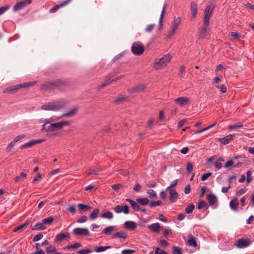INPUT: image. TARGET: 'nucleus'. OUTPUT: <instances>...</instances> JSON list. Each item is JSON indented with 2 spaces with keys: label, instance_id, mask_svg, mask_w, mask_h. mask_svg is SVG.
<instances>
[{
  "label": "nucleus",
  "instance_id": "c9c22d12",
  "mask_svg": "<svg viewBox=\"0 0 254 254\" xmlns=\"http://www.w3.org/2000/svg\"><path fill=\"white\" fill-rule=\"evenodd\" d=\"M188 243L190 246H192L193 247H195L197 245L195 238H194L192 236L190 237L189 238V239L188 241Z\"/></svg>",
  "mask_w": 254,
  "mask_h": 254
},
{
  "label": "nucleus",
  "instance_id": "49530a36",
  "mask_svg": "<svg viewBox=\"0 0 254 254\" xmlns=\"http://www.w3.org/2000/svg\"><path fill=\"white\" fill-rule=\"evenodd\" d=\"M216 87L219 89L220 92H222V93H225L227 91L226 86L224 84H222L220 85H216Z\"/></svg>",
  "mask_w": 254,
  "mask_h": 254
},
{
  "label": "nucleus",
  "instance_id": "8fccbe9b",
  "mask_svg": "<svg viewBox=\"0 0 254 254\" xmlns=\"http://www.w3.org/2000/svg\"><path fill=\"white\" fill-rule=\"evenodd\" d=\"M10 7V5L8 4L5 5L1 7H0V15L4 13L7 11Z\"/></svg>",
  "mask_w": 254,
  "mask_h": 254
},
{
  "label": "nucleus",
  "instance_id": "c756f323",
  "mask_svg": "<svg viewBox=\"0 0 254 254\" xmlns=\"http://www.w3.org/2000/svg\"><path fill=\"white\" fill-rule=\"evenodd\" d=\"M111 246H101V247H95L94 248V251L97 253H100L105 251L106 250L109 249L111 248Z\"/></svg>",
  "mask_w": 254,
  "mask_h": 254
},
{
  "label": "nucleus",
  "instance_id": "4be33fe9",
  "mask_svg": "<svg viewBox=\"0 0 254 254\" xmlns=\"http://www.w3.org/2000/svg\"><path fill=\"white\" fill-rule=\"evenodd\" d=\"M207 199L208 200L209 204L210 206H213L217 201L216 196L212 193L208 194L207 196Z\"/></svg>",
  "mask_w": 254,
  "mask_h": 254
},
{
  "label": "nucleus",
  "instance_id": "052dcab7",
  "mask_svg": "<svg viewBox=\"0 0 254 254\" xmlns=\"http://www.w3.org/2000/svg\"><path fill=\"white\" fill-rule=\"evenodd\" d=\"M247 183H250L252 180V173L250 171H248L247 172Z\"/></svg>",
  "mask_w": 254,
  "mask_h": 254
},
{
  "label": "nucleus",
  "instance_id": "aec40b11",
  "mask_svg": "<svg viewBox=\"0 0 254 254\" xmlns=\"http://www.w3.org/2000/svg\"><path fill=\"white\" fill-rule=\"evenodd\" d=\"M233 134H229L224 137L219 138V140L221 142L222 144L224 145H226L228 144L233 139Z\"/></svg>",
  "mask_w": 254,
  "mask_h": 254
},
{
  "label": "nucleus",
  "instance_id": "c85d7f7f",
  "mask_svg": "<svg viewBox=\"0 0 254 254\" xmlns=\"http://www.w3.org/2000/svg\"><path fill=\"white\" fill-rule=\"evenodd\" d=\"M166 6H167L166 3L164 4L161 14L160 15V18H159V25L160 27H161L162 26L163 19L164 18V13H165V11L166 10Z\"/></svg>",
  "mask_w": 254,
  "mask_h": 254
},
{
  "label": "nucleus",
  "instance_id": "e433bc0d",
  "mask_svg": "<svg viewBox=\"0 0 254 254\" xmlns=\"http://www.w3.org/2000/svg\"><path fill=\"white\" fill-rule=\"evenodd\" d=\"M207 27L206 26H203L201 30L200 31L199 37L201 38H204L206 37L207 35Z\"/></svg>",
  "mask_w": 254,
  "mask_h": 254
},
{
  "label": "nucleus",
  "instance_id": "ea45409f",
  "mask_svg": "<svg viewBox=\"0 0 254 254\" xmlns=\"http://www.w3.org/2000/svg\"><path fill=\"white\" fill-rule=\"evenodd\" d=\"M205 207H207L206 202L203 200H201L198 204L197 208L200 209Z\"/></svg>",
  "mask_w": 254,
  "mask_h": 254
},
{
  "label": "nucleus",
  "instance_id": "79ce46f5",
  "mask_svg": "<svg viewBox=\"0 0 254 254\" xmlns=\"http://www.w3.org/2000/svg\"><path fill=\"white\" fill-rule=\"evenodd\" d=\"M28 223H25L18 227H17L16 228H15L13 230L14 232H20L21 230H22L23 228H25L27 225Z\"/></svg>",
  "mask_w": 254,
  "mask_h": 254
},
{
  "label": "nucleus",
  "instance_id": "7ed1b4c3",
  "mask_svg": "<svg viewBox=\"0 0 254 254\" xmlns=\"http://www.w3.org/2000/svg\"><path fill=\"white\" fill-rule=\"evenodd\" d=\"M32 2V0H23L17 2L13 7V11L16 12L22 10L27 5L30 4Z\"/></svg>",
  "mask_w": 254,
  "mask_h": 254
},
{
  "label": "nucleus",
  "instance_id": "393cba45",
  "mask_svg": "<svg viewBox=\"0 0 254 254\" xmlns=\"http://www.w3.org/2000/svg\"><path fill=\"white\" fill-rule=\"evenodd\" d=\"M46 229V226L44 225L43 221L42 222H38L36 225L32 227V230H45Z\"/></svg>",
  "mask_w": 254,
  "mask_h": 254
},
{
  "label": "nucleus",
  "instance_id": "a18cd8bd",
  "mask_svg": "<svg viewBox=\"0 0 254 254\" xmlns=\"http://www.w3.org/2000/svg\"><path fill=\"white\" fill-rule=\"evenodd\" d=\"M112 81H111L110 79L109 78H107L104 82L101 84L98 88V90H100L101 89L106 87L107 85L109 84Z\"/></svg>",
  "mask_w": 254,
  "mask_h": 254
},
{
  "label": "nucleus",
  "instance_id": "72a5a7b5",
  "mask_svg": "<svg viewBox=\"0 0 254 254\" xmlns=\"http://www.w3.org/2000/svg\"><path fill=\"white\" fill-rule=\"evenodd\" d=\"M212 10H211V6L208 5L205 9L204 16L210 17L212 14Z\"/></svg>",
  "mask_w": 254,
  "mask_h": 254
},
{
  "label": "nucleus",
  "instance_id": "09e8293b",
  "mask_svg": "<svg viewBox=\"0 0 254 254\" xmlns=\"http://www.w3.org/2000/svg\"><path fill=\"white\" fill-rule=\"evenodd\" d=\"M178 181V179L175 180L173 181H172L171 183L170 186L166 188V190H174L173 188L177 185Z\"/></svg>",
  "mask_w": 254,
  "mask_h": 254
},
{
  "label": "nucleus",
  "instance_id": "dca6fc26",
  "mask_svg": "<svg viewBox=\"0 0 254 254\" xmlns=\"http://www.w3.org/2000/svg\"><path fill=\"white\" fill-rule=\"evenodd\" d=\"M190 11L191 17L192 19H195L196 16V13L197 11V4L194 2L191 1L190 3Z\"/></svg>",
  "mask_w": 254,
  "mask_h": 254
},
{
  "label": "nucleus",
  "instance_id": "bf43d9fd",
  "mask_svg": "<svg viewBox=\"0 0 254 254\" xmlns=\"http://www.w3.org/2000/svg\"><path fill=\"white\" fill-rule=\"evenodd\" d=\"M15 143H16L14 142L13 140L11 141L6 148V151L7 152H9L11 150V149L14 147Z\"/></svg>",
  "mask_w": 254,
  "mask_h": 254
},
{
  "label": "nucleus",
  "instance_id": "20e7f679",
  "mask_svg": "<svg viewBox=\"0 0 254 254\" xmlns=\"http://www.w3.org/2000/svg\"><path fill=\"white\" fill-rule=\"evenodd\" d=\"M251 243V240L249 239H239L235 243V246L239 249H244L248 247Z\"/></svg>",
  "mask_w": 254,
  "mask_h": 254
},
{
  "label": "nucleus",
  "instance_id": "2f4dec72",
  "mask_svg": "<svg viewBox=\"0 0 254 254\" xmlns=\"http://www.w3.org/2000/svg\"><path fill=\"white\" fill-rule=\"evenodd\" d=\"M81 247L82 245L81 243L79 242H76L73 245H70L65 247V249L68 250H70L71 249H76Z\"/></svg>",
  "mask_w": 254,
  "mask_h": 254
},
{
  "label": "nucleus",
  "instance_id": "c03bdc74",
  "mask_svg": "<svg viewBox=\"0 0 254 254\" xmlns=\"http://www.w3.org/2000/svg\"><path fill=\"white\" fill-rule=\"evenodd\" d=\"M100 170L99 169H90L87 173V175H96L99 174Z\"/></svg>",
  "mask_w": 254,
  "mask_h": 254
},
{
  "label": "nucleus",
  "instance_id": "6e6552de",
  "mask_svg": "<svg viewBox=\"0 0 254 254\" xmlns=\"http://www.w3.org/2000/svg\"><path fill=\"white\" fill-rule=\"evenodd\" d=\"M70 125V122L68 121H62L58 123H52V126L53 127L54 131L61 129L64 126Z\"/></svg>",
  "mask_w": 254,
  "mask_h": 254
},
{
  "label": "nucleus",
  "instance_id": "bb28decb",
  "mask_svg": "<svg viewBox=\"0 0 254 254\" xmlns=\"http://www.w3.org/2000/svg\"><path fill=\"white\" fill-rule=\"evenodd\" d=\"M100 213V209L99 208L95 209L89 215V219L91 220H95Z\"/></svg>",
  "mask_w": 254,
  "mask_h": 254
},
{
  "label": "nucleus",
  "instance_id": "f257e3e1",
  "mask_svg": "<svg viewBox=\"0 0 254 254\" xmlns=\"http://www.w3.org/2000/svg\"><path fill=\"white\" fill-rule=\"evenodd\" d=\"M67 102L65 100H61L53 102H49L41 106V109L46 111H59L64 108Z\"/></svg>",
  "mask_w": 254,
  "mask_h": 254
},
{
  "label": "nucleus",
  "instance_id": "de8ad7c7",
  "mask_svg": "<svg viewBox=\"0 0 254 254\" xmlns=\"http://www.w3.org/2000/svg\"><path fill=\"white\" fill-rule=\"evenodd\" d=\"M161 204H162V201L160 200L152 201L149 203V206L150 207H153L159 206Z\"/></svg>",
  "mask_w": 254,
  "mask_h": 254
},
{
  "label": "nucleus",
  "instance_id": "5701e85b",
  "mask_svg": "<svg viewBox=\"0 0 254 254\" xmlns=\"http://www.w3.org/2000/svg\"><path fill=\"white\" fill-rule=\"evenodd\" d=\"M77 110V109L76 108H74L72 109L71 110H70L69 111H68V112L63 114L61 116L58 117L57 118V120H60L64 117L71 116L73 115L74 114H75Z\"/></svg>",
  "mask_w": 254,
  "mask_h": 254
},
{
  "label": "nucleus",
  "instance_id": "37998d69",
  "mask_svg": "<svg viewBox=\"0 0 254 254\" xmlns=\"http://www.w3.org/2000/svg\"><path fill=\"white\" fill-rule=\"evenodd\" d=\"M147 193L149 197L156 198L157 197V193L153 190H147Z\"/></svg>",
  "mask_w": 254,
  "mask_h": 254
},
{
  "label": "nucleus",
  "instance_id": "f704fd0d",
  "mask_svg": "<svg viewBox=\"0 0 254 254\" xmlns=\"http://www.w3.org/2000/svg\"><path fill=\"white\" fill-rule=\"evenodd\" d=\"M243 127V124L241 123H238L237 124L229 126L228 127V128L230 130H233V129L237 128H242Z\"/></svg>",
  "mask_w": 254,
  "mask_h": 254
},
{
  "label": "nucleus",
  "instance_id": "b1692460",
  "mask_svg": "<svg viewBox=\"0 0 254 254\" xmlns=\"http://www.w3.org/2000/svg\"><path fill=\"white\" fill-rule=\"evenodd\" d=\"M116 230L115 226H110L106 227L102 231V233L107 235H110Z\"/></svg>",
  "mask_w": 254,
  "mask_h": 254
},
{
  "label": "nucleus",
  "instance_id": "9d476101",
  "mask_svg": "<svg viewBox=\"0 0 254 254\" xmlns=\"http://www.w3.org/2000/svg\"><path fill=\"white\" fill-rule=\"evenodd\" d=\"M128 209V206L127 205L124 206L118 205L115 207L114 210L117 213L124 212L125 214H127L129 213Z\"/></svg>",
  "mask_w": 254,
  "mask_h": 254
},
{
  "label": "nucleus",
  "instance_id": "a211bd4d",
  "mask_svg": "<svg viewBox=\"0 0 254 254\" xmlns=\"http://www.w3.org/2000/svg\"><path fill=\"white\" fill-rule=\"evenodd\" d=\"M147 228L155 233H158L160 230V225L158 223L148 225Z\"/></svg>",
  "mask_w": 254,
  "mask_h": 254
},
{
  "label": "nucleus",
  "instance_id": "423d86ee",
  "mask_svg": "<svg viewBox=\"0 0 254 254\" xmlns=\"http://www.w3.org/2000/svg\"><path fill=\"white\" fill-rule=\"evenodd\" d=\"M144 51V48L140 44L134 43L131 46V52L134 55H141Z\"/></svg>",
  "mask_w": 254,
  "mask_h": 254
},
{
  "label": "nucleus",
  "instance_id": "3c124183",
  "mask_svg": "<svg viewBox=\"0 0 254 254\" xmlns=\"http://www.w3.org/2000/svg\"><path fill=\"white\" fill-rule=\"evenodd\" d=\"M92 253V251L88 249H82L77 252V254H88Z\"/></svg>",
  "mask_w": 254,
  "mask_h": 254
},
{
  "label": "nucleus",
  "instance_id": "1a4fd4ad",
  "mask_svg": "<svg viewBox=\"0 0 254 254\" xmlns=\"http://www.w3.org/2000/svg\"><path fill=\"white\" fill-rule=\"evenodd\" d=\"M70 237L69 233L68 232L65 233H60L57 234L54 239V242L56 243H59L63 241L66 238H69Z\"/></svg>",
  "mask_w": 254,
  "mask_h": 254
},
{
  "label": "nucleus",
  "instance_id": "0e129e2a",
  "mask_svg": "<svg viewBox=\"0 0 254 254\" xmlns=\"http://www.w3.org/2000/svg\"><path fill=\"white\" fill-rule=\"evenodd\" d=\"M210 18V17H206V16L203 17V23H204L203 26H206V27H208V26L209 25V20Z\"/></svg>",
  "mask_w": 254,
  "mask_h": 254
},
{
  "label": "nucleus",
  "instance_id": "774afa93",
  "mask_svg": "<svg viewBox=\"0 0 254 254\" xmlns=\"http://www.w3.org/2000/svg\"><path fill=\"white\" fill-rule=\"evenodd\" d=\"M234 164V161L232 160H228L225 164V168H227L232 167Z\"/></svg>",
  "mask_w": 254,
  "mask_h": 254
},
{
  "label": "nucleus",
  "instance_id": "864d4df0",
  "mask_svg": "<svg viewBox=\"0 0 254 254\" xmlns=\"http://www.w3.org/2000/svg\"><path fill=\"white\" fill-rule=\"evenodd\" d=\"M173 251L172 254H183L181 249L177 247H173Z\"/></svg>",
  "mask_w": 254,
  "mask_h": 254
},
{
  "label": "nucleus",
  "instance_id": "a19ab883",
  "mask_svg": "<svg viewBox=\"0 0 254 254\" xmlns=\"http://www.w3.org/2000/svg\"><path fill=\"white\" fill-rule=\"evenodd\" d=\"M35 142H34V140H31L25 144H24V145H23L21 148V149H24V148H29V147H30L31 146H32L33 145H35Z\"/></svg>",
  "mask_w": 254,
  "mask_h": 254
},
{
  "label": "nucleus",
  "instance_id": "e2e57ef3",
  "mask_svg": "<svg viewBox=\"0 0 254 254\" xmlns=\"http://www.w3.org/2000/svg\"><path fill=\"white\" fill-rule=\"evenodd\" d=\"M56 249L53 246H50L46 249V252L47 253H53L56 252Z\"/></svg>",
  "mask_w": 254,
  "mask_h": 254
},
{
  "label": "nucleus",
  "instance_id": "4c0bfd02",
  "mask_svg": "<svg viewBox=\"0 0 254 254\" xmlns=\"http://www.w3.org/2000/svg\"><path fill=\"white\" fill-rule=\"evenodd\" d=\"M194 209V205L192 203L190 204L187 207L185 208L186 212L187 214H190L192 212L193 209Z\"/></svg>",
  "mask_w": 254,
  "mask_h": 254
},
{
  "label": "nucleus",
  "instance_id": "f03ea898",
  "mask_svg": "<svg viewBox=\"0 0 254 254\" xmlns=\"http://www.w3.org/2000/svg\"><path fill=\"white\" fill-rule=\"evenodd\" d=\"M172 58V56L167 54L161 58L156 59L154 61L153 67L157 70L164 68L168 64Z\"/></svg>",
  "mask_w": 254,
  "mask_h": 254
},
{
  "label": "nucleus",
  "instance_id": "0eeeda50",
  "mask_svg": "<svg viewBox=\"0 0 254 254\" xmlns=\"http://www.w3.org/2000/svg\"><path fill=\"white\" fill-rule=\"evenodd\" d=\"M57 120V118L55 119L54 118H51L50 119V121L48 120H45L44 121V124L43 125L42 130L45 131H53L54 129L53 127L52 126V123H51V122H54Z\"/></svg>",
  "mask_w": 254,
  "mask_h": 254
},
{
  "label": "nucleus",
  "instance_id": "7c9ffc66",
  "mask_svg": "<svg viewBox=\"0 0 254 254\" xmlns=\"http://www.w3.org/2000/svg\"><path fill=\"white\" fill-rule=\"evenodd\" d=\"M136 201L142 205H146L149 203V200L147 197L138 198L136 199Z\"/></svg>",
  "mask_w": 254,
  "mask_h": 254
},
{
  "label": "nucleus",
  "instance_id": "13d9d810",
  "mask_svg": "<svg viewBox=\"0 0 254 254\" xmlns=\"http://www.w3.org/2000/svg\"><path fill=\"white\" fill-rule=\"evenodd\" d=\"M87 220V217L86 216H82L77 219V222L79 223H82L85 222Z\"/></svg>",
  "mask_w": 254,
  "mask_h": 254
},
{
  "label": "nucleus",
  "instance_id": "9b49d317",
  "mask_svg": "<svg viewBox=\"0 0 254 254\" xmlns=\"http://www.w3.org/2000/svg\"><path fill=\"white\" fill-rule=\"evenodd\" d=\"M72 0H66L63 1L62 2L59 3L54 6L49 10L50 13H53L58 10L59 8L64 7L69 3Z\"/></svg>",
  "mask_w": 254,
  "mask_h": 254
},
{
  "label": "nucleus",
  "instance_id": "5fc2aeb1",
  "mask_svg": "<svg viewBox=\"0 0 254 254\" xmlns=\"http://www.w3.org/2000/svg\"><path fill=\"white\" fill-rule=\"evenodd\" d=\"M145 88V86L143 85H138L133 88V91L134 92H140L143 91Z\"/></svg>",
  "mask_w": 254,
  "mask_h": 254
},
{
  "label": "nucleus",
  "instance_id": "338daca9",
  "mask_svg": "<svg viewBox=\"0 0 254 254\" xmlns=\"http://www.w3.org/2000/svg\"><path fill=\"white\" fill-rule=\"evenodd\" d=\"M247 191L246 188H242L240 189L236 193V195L239 196L243 194H244Z\"/></svg>",
  "mask_w": 254,
  "mask_h": 254
},
{
  "label": "nucleus",
  "instance_id": "2eb2a0df",
  "mask_svg": "<svg viewBox=\"0 0 254 254\" xmlns=\"http://www.w3.org/2000/svg\"><path fill=\"white\" fill-rule=\"evenodd\" d=\"M126 201L128 202L131 205L132 209L135 211H138L140 210V207L139 205V203L136 201H135L129 198H127Z\"/></svg>",
  "mask_w": 254,
  "mask_h": 254
},
{
  "label": "nucleus",
  "instance_id": "f3484780",
  "mask_svg": "<svg viewBox=\"0 0 254 254\" xmlns=\"http://www.w3.org/2000/svg\"><path fill=\"white\" fill-rule=\"evenodd\" d=\"M169 191L170 193V200L171 202H175L178 199V193L175 190H167Z\"/></svg>",
  "mask_w": 254,
  "mask_h": 254
},
{
  "label": "nucleus",
  "instance_id": "4468645a",
  "mask_svg": "<svg viewBox=\"0 0 254 254\" xmlns=\"http://www.w3.org/2000/svg\"><path fill=\"white\" fill-rule=\"evenodd\" d=\"M124 227L126 229L132 231L135 230L137 227L136 224L132 221H126L124 223Z\"/></svg>",
  "mask_w": 254,
  "mask_h": 254
},
{
  "label": "nucleus",
  "instance_id": "a878e982",
  "mask_svg": "<svg viewBox=\"0 0 254 254\" xmlns=\"http://www.w3.org/2000/svg\"><path fill=\"white\" fill-rule=\"evenodd\" d=\"M19 86L18 85H15L13 86H11L8 87L6 88L3 90V92L6 93H13L14 92L18 90L19 89Z\"/></svg>",
  "mask_w": 254,
  "mask_h": 254
},
{
  "label": "nucleus",
  "instance_id": "680f3d73",
  "mask_svg": "<svg viewBox=\"0 0 254 254\" xmlns=\"http://www.w3.org/2000/svg\"><path fill=\"white\" fill-rule=\"evenodd\" d=\"M134 252V250L131 249H125L122 252V254H132Z\"/></svg>",
  "mask_w": 254,
  "mask_h": 254
},
{
  "label": "nucleus",
  "instance_id": "4d7b16f0",
  "mask_svg": "<svg viewBox=\"0 0 254 254\" xmlns=\"http://www.w3.org/2000/svg\"><path fill=\"white\" fill-rule=\"evenodd\" d=\"M43 237V235L42 234H39L36 235L33 238V241L34 242H37V241L40 240L41 239H42Z\"/></svg>",
  "mask_w": 254,
  "mask_h": 254
},
{
  "label": "nucleus",
  "instance_id": "58836bf2",
  "mask_svg": "<svg viewBox=\"0 0 254 254\" xmlns=\"http://www.w3.org/2000/svg\"><path fill=\"white\" fill-rule=\"evenodd\" d=\"M54 220V218L52 216L49 217L47 218L43 219L42 220L44 225L51 224Z\"/></svg>",
  "mask_w": 254,
  "mask_h": 254
},
{
  "label": "nucleus",
  "instance_id": "f8f14e48",
  "mask_svg": "<svg viewBox=\"0 0 254 254\" xmlns=\"http://www.w3.org/2000/svg\"><path fill=\"white\" fill-rule=\"evenodd\" d=\"M181 22V18L177 17L175 18L174 19L172 23V26L171 28V30L172 31V33L176 32V30L178 29L180 24Z\"/></svg>",
  "mask_w": 254,
  "mask_h": 254
},
{
  "label": "nucleus",
  "instance_id": "cd10ccee",
  "mask_svg": "<svg viewBox=\"0 0 254 254\" xmlns=\"http://www.w3.org/2000/svg\"><path fill=\"white\" fill-rule=\"evenodd\" d=\"M100 216L102 218L112 219L113 218V214L112 212L107 211L101 213Z\"/></svg>",
  "mask_w": 254,
  "mask_h": 254
},
{
  "label": "nucleus",
  "instance_id": "603ef678",
  "mask_svg": "<svg viewBox=\"0 0 254 254\" xmlns=\"http://www.w3.org/2000/svg\"><path fill=\"white\" fill-rule=\"evenodd\" d=\"M155 26V24H151L148 25L146 28L145 29V31L147 33H150L153 30L154 27Z\"/></svg>",
  "mask_w": 254,
  "mask_h": 254
},
{
  "label": "nucleus",
  "instance_id": "ddd939ff",
  "mask_svg": "<svg viewBox=\"0 0 254 254\" xmlns=\"http://www.w3.org/2000/svg\"><path fill=\"white\" fill-rule=\"evenodd\" d=\"M189 98L187 97H182L176 98L175 101L179 105L183 106L187 105L189 102Z\"/></svg>",
  "mask_w": 254,
  "mask_h": 254
},
{
  "label": "nucleus",
  "instance_id": "6e6d98bb",
  "mask_svg": "<svg viewBox=\"0 0 254 254\" xmlns=\"http://www.w3.org/2000/svg\"><path fill=\"white\" fill-rule=\"evenodd\" d=\"M212 173L210 172L204 174L202 175L201 179L202 181H204L206 180L209 177H210Z\"/></svg>",
  "mask_w": 254,
  "mask_h": 254
},
{
  "label": "nucleus",
  "instance_id": "6ab92c4d",
  "mask_svg": "<svg viewBox=\"0 0 254 254\" xmlns=\"http://www.w3.org/2000/svg\"><path fill=\"white\" fill-rule=\"evenodd\" d=\"M238 199L237 197H235L232 199L230 202V207L231 209L235 211H238Z\"/></svg>",
  "mask_w": 254,
  "mask_h": 254
},
{
  "label": "nucleus",
  "instance_id": "473e14b6",
  "mask_svg": "<svg viewBox=\"0 0 254 254\" xmlns=\"http://www.w3.org/2000/svg\"><path fill=\"white\" fill-rule=\"evenodd\" d=\"M78 207L81 211H87L88 209L91 208V206H90L89 205H86L81 203L78 204Z\"/></svg>",
  "mask_w": 254,
  "mask_h": 254
},
{
  "label": "nucleus",
  "instance_id": "69168bd1",
  "mask_svg": "<svg viewBox=\"0 0 254 254\" xmlns=\"http://www.w3.org/2000/svg\"><path fill=\"white\" fill-rule=\"evenodd\" d=\"M154 254H167V253L165 251L161 250L159 248H157L155 250Z\"/></svg>",
  "mask_w": 254,
  "mask_h": 254
},
{
  "label": "nucleus",
  "instance_id": "412c9836",
  "mask_svg": "<svg viewBox=\"0 0 254 254\" xmlns=\"http://www.w3.org/2000/svg\"><path fill=\"white\" fill-rule=\"evenodd\" d=\"M117 238H119L120 239H125L127 238V234L124 232L123 231H120L117 233H116L112 235V238L115 239Z\"/></svg>",
  "mask_w": 254,
  "mask_h": 254
},
{
  "label": "nucleus",
  "instance_id": "39448f33",
  "mask_svg": "<svg viewBox=\"0 0 254 254\" xmlns=\"http://www.w3.org/2000/svg\"><path fill=\"white\" fill-rule=\"evenodd\" d=\"M73 234L77 236H90L89 230L87 228H76L72 231Z\"/></svg>",
  "mask_w": 254,
  "mask_h": 254
}]
</instances>
